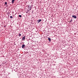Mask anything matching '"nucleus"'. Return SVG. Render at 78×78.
Instances as JSON below:
<instances>
[{
	"label": "nucleus",
	"instance_id": "9b49d317",
	"mask_svg": "<svg viewBox=\"0 0 78 78\" xmlns=\"http://www.w3.org/2000/svg\"><path fill=\"white\" fill-rule=\"evenodd\" d=\"M31 7H30V10H31Z\"/></svg>",
	"mask_w": 78,
	"mask_h": 78
},
{
	"label": "nucleus",
	"instance_id": "7ed1b4c3",
	"mask_svg": "<svg viewBox=\"0 0 78 78\" xmlns=\"http://www.w3.org/2000/svg\"><path fill=\"white\" fill-rule=\"evenodd\" d=\"M22 48H25V44H23L22 46Z\"/></svg>",
	"mask_w": 78,
	"mask_h": 78
},
{
	"label": "nucleus",
	"instance_id": "f8f14e48",
	"mask_svg": "<svg viewBox=\"0 0 78 78\" xmlns=\"http://www.w3.org/2000/svg\"><path fill=\"white\" fill-rule=\"evenodd\" d=\"M72 20H71V21H70V22H71V21H72Z\"/></svg>",
	"mask_w": 78,
	"mask_h": 78
},
{
	"label": "nucleus",
	"instance_id": "f03ea898",
	"mask_svg": "<svg viewBox=\"0 0 78 78\" xmlns=\"http://www.w3.org/2000/svg\"><path fill=\"white\" fill-rule=\"evenodd\" d=\"M41 21H42V20H37V22L38 23H39V22H41Z\"/></svg>",
	"mask_w": 78,
	"mask_h": 78
},
{
	"label": "nucleus",
	"instance_id": "423d86ee",
	"mask_svg": "<svg viewBox=\"0 0 78 78\" xmlns=\"http://www.w3.org/2000/svg\"><path fill=\"white\" fill-rule=\"evenodd\" d=\"M48 39L49 41H51V39H50V38H48Z\"/></svg>",
	"mask_w": 78,
	"mask_h": 78
},
{
	"label": "nucleus",
	"instance_id": "9d476101",
	"mask_svg": "<svg viewBox=\"0 0 78 78\" xmlns=\"http://www.w3.org/2000/svg\"><path fill=\"white\" fill-rule=\"evenodd\" d=\"M21 36V34H19V36Z\"/></svg>",
	"mask_w": 78,
	"mask_h": 78
},
{
	"label": "nucleus",
	"instance_id": "0eeeda50",
	"mask_svg": "<svg viewBox=\"0 0 78 78\" xmlns=\"http://www.w3.org/2000/svg\"><path fill=\"white\" fill-rule=\"evenodd\" d=\"M10 18L11 19H12V18H13V17H12V16H10Z\"/></svg>",
	"mask_w": 78,
	"mask_h": 78
},
{
	"label": "nucleus",
	"instance_id": "39448f33",
	"mask_svg": "<svg viewBox=\"0 0 78 78\" xmlns=\"http://www.w3.org/2000/svg\"><path fill=\"white\" fill-rule=\"evenodd\" d=\"M25 36H24V37L23 38H22L23 41H24V40H25Z\"/></svg>",
	"mask_w": 78,
	"mask_h": 78
},
{
	"label": "nucleus",
	"instance_id": "ddd939ff",
	"mask_svg": "<svg viewBox=\"0 0 78 78\" xmlns=\"http://www.w3.org/2000/svg\"><path fill=\"white\" fill-rule=\"evenodd\" d=\"M32 12H33V11H32Z\"/></svg>",
	"mask_w": 78,
	"mask_h": 78
},
{
	"label": "nucleus",
	"instance_id": "6e6552de",
	"mask_svg": "<svg viewBox=\"0 0 78 78\" xmlns=\"http://www.w3.org/2000/svg\"><path fill=\"white\" fill-rule=\"evenodd\" d=\"M19 17H22V16L21 15H19Z\"/></svg>",
	"mask_w": 78,
	"mask_h": 78
},
{
	"label": "nucleus",
	"instance_id": "f257e3e1",
	"mask_svg": "<svg viewBox=\"0 0 78 78\" xmlns=\"http://www.w3.org/2000/svg\"><path fill=\"white\" fill-rule=\"evenodd\" d=\"M72 17H73V18H74L75 19H76V16H75L73 15L72 16Z\"/></svg>",
	"mask_w": 78,
	"mask_h": 78
},
{
	"label": "nucleus",
	"instance_id": "1a4fd4ad",
	"mask_svg": "<svg viewBox=\"0 0 78 78\" xmlns=\"http://www.w3.org/2000/svg\"><path fill=\"white\" fill-rule=\"evenodd\" d=\"M5 5H7V2H5Z\"/></svg>",
	"mask_w": 78,
	"mask_h": 78
},
{
	"label": "nucleus",
	"instance_id": "20e7f679",
	"mask_svg": "<svg viewBox=\"0 0 78 78\" xmlns=\"http://www.w3.org/2000/svg\"><path fill=\"white\" fill-rule=\"evenodd\" d=\"M15 1V0H12V3H14V1Z\"/></svg>",
	"mask_w": 78,
	"mask_h": 78
}]
</instances>
